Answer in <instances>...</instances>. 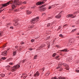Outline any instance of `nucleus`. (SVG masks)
I'll use <instances>...</instances> for the list:
<instances>
[{
	"mask_svg": "<svg viewBox=\"0 0 79 79\" xmlns=\"http://www.w3.org/2000/svg\"><path fill=\"white\" fill-rule=\"evenodd\" d=\"M10 3V4H12L11 6L12 11H13V10L16 8L15 5H19L21 4V3H20L19 1V0H14V1H10L6 4H2V6H6L8 5H9Z\"/></svg>",
	"mask_w": 79,
	"mask_h": 79,
	"instance_id": "1",
	"label": "nucleus"
},
{
	"mask_svg": "<svg viewBox=\"0 0 79 79\" xmlns=\"http://www.w3.org/2000/svg\"><path fill=\"white\" fill-rule=\"evenodd\" d=\"M20 67V65L19 64H17L15 66H14L12 68L10 69V70L12 72H14V71H15L18 68H19Z\"/></svg>",
	"mask_w": 79,
	"mask_h": 79,
	"instance_id": "2",
	"label": "nucleus"
},
{
	"mask_svg": "<svg viewBox=\"0 0 79 79\" xmlns=\"http://www.w3.org/2000/svg\"><path fill=\"white\" fill-rule=\"evenodd\" d=\"M39 19V17L38 16L35 18L31 20V24H34L35 23L37 22V19Z\"/></svg>",
	"mask_w": 79,
	"mask_h": 79,
	"instance_id": "3",
	"label": "nucleus"
},
{
	"mask_svg": "<svg viewBox=\"0 0 79 79\" xmlns=\"http://www.w3.org/2000/svg\"><path fill=\"white\" fill-rule=\"evenodd\" d=\"M67 18H75L76 16H74L73 14H69L67 15Z\"/></svg>",
	"mask_w": 79,
	"mask_h": 79,
	"instance_id": "4",
	"label": "nucleus"
},
{
	"mask_svg": "<svg viewBox=\"0 0 79 79\" xmlns=\"http://www.w3.org/2000/svg\"><path fill=\"white\" fill-rule=\"evenodd\" d=\"M44 2L43 1L42 2H38L36 3V5H42V4H44Z\"/></svg>",
	"mask_w": 79,
	"mask_h": 79,
	"instance_id": "5",
	"label": "nucleus"
},
{
	"mask_svg": "<svg viewBox=\"0 0 79 79\" xmlns=\"http://www.w3.org/2000/svg\"><path fill=\"white\" fill-rule=\"evenodd\" d=\"M6 53H7V51H5L4 52H2L1 55L3 56H6L7 55Z\"/></svg>",
	"mask_w": 79,
	"mask_h": 79,
	"instance_id": "6",
	"label": "nucleus"
},
{
	"mask_svg": "<svg viewBox=\"0 0 79 79\" xmlns=\"http://www.w3.org/2000/svg\"><path fill=\"white\" fill-rule=\"evenodd\" d=\"M60 14H61V12H60V13L58 14L57 15H56L55 16V18H59L60 19L61 17V15H60Z\"/></svg>",
	"mask_w": 79,
	"mask_h": 79,
	"instance_id": "7",
	"label": "nucleus"
},
{
	"mask_svg": "<svg viewBox=\"0 0 79 79\" xmlns=\"http://www.w3.org/2000/svg\"><path fill=\"white\" fill-rule=\"evenodd\" d=\"M15 22V23L14 24V25L15 26H18V20H17L15 19L14 20Z\"/></svg>",
	"mask_w": 79,
	"mask_h": 79,
	"instance_id": "8",
	"label": "nucleus"
},
{
	"mask_svg": "<svg viewBox=\"0 0 79 79\" xmlns=\"http://www.w3.org/2000/svg\"><path fill=\"white\" fill-rule=\"evenodd\" d=\"M63 65L64 66H66L67 70H69V68L68 67V65H66V64H65L64 63L63 64Z\"/></svg>",
	"mask_w": 79,
	"mask_h": 79,
	"instance_id": "9",
	"label": "nucleus"
},
{
	"mask_svg": "<svg viewBox=\"0 0 79 79\" xmlns=\"http://www.w3.org/2000/svg\"><path fill=\"white\" fill-rule=\"evenodd\" d=\"M40 74L39 73V71H37L36 73L34 75V76L35 77H36V76H39Z\"/></svg>",
	"mask_w": 79,
	"mask_h": 79,
	"instance_id": "10",
	"label": "nucleus"
},
{
	"mask_svg": "<svg viewBox=\"0 0 79 79\" xmlns=\"http://www.w3.org/2000/svg\"><path fill=\"white\" fill-rule=\"evenodd\" d=\"M26 12L27 13V15H30V14H31L32 12L31 11H30V10H26Z\"/></svg>",
	"mask_w": 79,
	"mask_h": 79,
	"instance_id": "11",
	"label": "nucleus"
},
{
	"mask_svg": "<svg viewBox=\"0 0 79 79\" xmlns=\"http://www.w3.org/2000/svg\"><path fill=\"white\" fill-rule=\"evenodd\" d=\"M44 46H45L44 45L42 44V45L40 46V47H39L38 49L39 50H40V49H42L43 47H44Z\"/></svg>",
	"mask_w": 79,
	"mask_h": 79,
	"instance_id": "12",
	"label": "nucleus"
},
{
	"mask_svg": "<svg viewBox=\"0 0 79 79\" xmlns=\"http://www.w3.org/2000/svg\"><path fill=\"white\" fill-rule=\"evenodd\" d=\"M67 50H68V49L66 48L62 50H61L60 51H59V52H60V51L61 52H66Z\"/></svg>",
	"mask_w": 79,
	"mask_h": 79,
	"instance_id": "13",
	"label": "nucleus"
},
{
	"mask_svg": "<svg viewBox=\"0 0 79 79\" xmlns=\"http://www.w3.org/2000/svg\"><path fill=\"white\" fill-rule=\"evenodd\" d=\"M40 10V11H44L45 10V8H42L41 7Z\"/></svg>",
	"mask_w": 79,
	"mask_h": 79,
	"instance_id": "14",
	"label": "nucleus"
},
{
	"mask_svg": "<svg viewBox=\"0 0 79 79\" xmlns=\"http://www.w3.org/2000/svg\"><path fill=\"white\" fill-rule=\"evenodd\" d=\"M60 68H61V64H60L57 68H56V69H60Z\"/></svg>",
	"mask_w": 79,
	"mask_h": 79,
	"instance_id": "15",
	"label": "nucleus"
},
{
	"mask_svg": "<svg viewBox=\"0 0 79 79\" xmlns=\"http://www.w3.org/2000/svg\"><path fill=\"white\" fill-rule=\"evenodd\" d=\"M6 68L7 69V70H9L10 69V65H8L6 67Z\"/></svg>",
	"mask_w": 79,
	"mask_h": 79,
	"instance_id": "16",
	"label": "nucleus"
},
{
	"mask_svg": "<svg viewBox=\"0 0 79 79\" xmlns=\"http://www.w3.org/2000/svg\"><path fill=\"white\" fill-rule=\"evenodd\" d=\"M70 42H74V39L71 38L70 39Z\"/></svg>",
	"mask_w": 79,
	"mask_h": 79,
	"instance_id": "17",
	"label": "nucleus"
},
{
	"mask_svg": "<svg viewBox=\"0 0 79 79\" xmlns=\"http://www.w3.org/2000/svg\"><path fill=\"white\" fill-rule=\"evenodd\" d=\"M37 55H35L34 57V58H33L34 60L37 59Z\"/></svg>",
	"mask_w": 79,
	"mask_h": 79,
	"instance_id": "18",
	"label": "nucleus"
},
{
	"mask_svg": "<svg viewBox=\"0 0 79 79\" xmlns=\"http://www.w3.org/2000/svg\"><path fill=\"white\" fill-rule=\"evenodd\" d=\"M58 58H59V56H56V58H55V59H56V60H60V59H59V58L58 59Z\"/></svg>",
	"mask_w": 79,
	"mask_h": 79,
	"instance_id": "19",
	"label": "nucleus"
},
{
	"mask_svg": "<svg viewBox=\"0 0 79 79\" xmlns=\"http://www.w3.org/2000/svg\"><path fill=\"white\" fill-rule=\"evenodd\" d=\"M56 53H54L52 55L53 57H55V56H56Z\"/></svg>",
	"mask_w": 79,
	"mask_h": 79,
	"instance_id": "20",
	"label": "nucleus"
},
{
	"mask_svg": "<svg viewBox=\"0 0 79 79\" xmlns=\"http://www.w3.org/2000/svg\"><path fill=\"white\" fill-rule=\"evenodd\" d=\"M16 54V52H14L13 53V56H15V55Z\"/></svg>",
	"mask_w": 79,
	"mask_h": 79,
	"instance_id": "21",
	"label": "nucleus"
},
{
	"mask_svg": "<svg viewBox=\"0 0 79 79\" xmlns=\"http://www.w3.org/2000/svg\"><path fill=\"white\" fill-rule=\"evenodd\" d=\"M5 75L4 74H1V77H4L5 76Z\"/></svg>",
	"mask_w": 79,
	"mask_h": 79,
	"instance_id": "22",
	"label": "nucleus"
},
{
	"mask_svg": "<svg viewBox=\"0 0 79 79\" xmlns=\"http://www.w3.org/2000/svg\"><path fill=\"white\" fill-rule=\"evenodd\" d=\"M62 27H61V26H60L59 27L58 29L57 30V31H59V29H60Z\"/></svg>",
	"mask_w": 79,
	"mask_h": 79,
	"instance_id": "23",
	"label": "nucleus"
},
{
	"mask_svg": "<svg viewBox=\"0 0 79 79\" xmlns=\"http://www.w3.org/2000/svg\"><path fill=\"white\" fill-rule=\"evenodd\" d=\"M77 29H74V30H73L72 31V32H74V31H76Z\"/></svg>",
	"mask_w": 79,
	"mask_h": 79,
	"instance_id": "24",
	"label": "nucleus"
},
{
	"mask_svg": "<svg viewBox=\"0 0 79 79\" xmlns=\"http://www.w3.org/2000/svg\"><path fill=\"white\" fill-rule=\"evenodd\" d=\"M31 42H35V40L34 39H32L31 40Z\"/></svg>",
	"mask_w": 79,
	"mask_h": 79,
	"instance_id": "25",
	"label": "nucleus"
},
{
	"mask_svg": "<svg viewBox=\"0 0 79 79\" xmlns=\"http://www.w3.org/2000/svg\"><path fill=\"white\" fill-rule=\"evenodd\" d=\"M26 8V6H23L21 8V9H24V8Z\"/></svg>",
	"mask_w": 79,
	"mask_h": 79,
	"instance_id": "26",
	"label": "nucleus"
},
{
	"mask_svg": "<svg viewBox=\"0 0 79 79\" xmlns=\"http://www.w3.org/2000/svg\"><path fill=\"white\" fill-rule=\"evenodd\" d=\"M2 60H5V59H6V57H2Z\"/></svg>",
	"mask_w": 79,
	"mask_h": 79,
	"instance_id": "27",
	"label": "nucleus"
},
{
	"mask_svg": "<svg viewBox=\"0 0 79 79\" xmlns=\"http://www.w3.org/2000/svg\"><path fill=\"white\" fill-rule=\"evenodd\" d=\"M27 61V59H24V60H23V63H24V61Z\"/></svg>",
	"mask_w": 79,
	"mask_h": 79,
	"instance_id": "28",
	"label": "nucleus"
},
{
	"mask_svg": "<svg viewBox=\"0 0 79 79\" xmlns=\"http://www.w3.org/2000/svg\"><path fill=\"white\" fill-rule=\"evenodd\" d=\"M59 36L61 37H63V36L62 35V34H60L59 35Z\"/></svg>",
	"mask_w": 79,
	"mask_h": 79,
	"instance_id": "29",
	"label": "nucleus"
},
{
	"mask_svg": "<svg viewBox=\"0 0 79 79\" xmlns=\"http://www.w3.org/2000/svg\"><path fill=\"white\" fill-rule=\"evenodd\" d=\"M13 63H12V62H10L9 63V64H10V65H12V64H13Z\"/></svg>",
	"mask_w": 79,
	"mask_h": 79,
	"instance_id": "30",
	"label": "nucleus"
},
{
	"mask_svg": "<svg viewBox=\"0 0 79 79\" xmlns=\"http://www.w3.org/2000/svg\"><path fill=\"white\" fill-rule=\"evenodd\" d=\"M52 18L51 17H48V19H47V20H49L50 19H52Z\"/></svg>",
	"mask_w": 79,
	"mask_h": 79,
	"instance_id": "31",
	"label": "nucleus"
},
{
	"mask_svg": "<svg viewBox=\"0 0 79 79\" xmlns=\"http://www.w3.org/2000/svg\"><path fill=\"white\" fill-rule=\"evenodd\" d=\"M50 44H48V48H50Z\"/></svg>",
	"mask_w": 79,
	"mask_h": 79,
	"instance_id": "32",
	"label": "nucleus"
},
{
	"mask_svg": "<svg viewBox=\"0 0 79 79\" xmlns=\"http://www.w3.org/2000/svg\"><path fill=\"white\" fill-rule=\"evenodd\" d=\"M52 79H57V78H56V77H52Z\"/></svg>",
	"mask_w": 79,
	"mask_h": 79,
	"instance_id": "33",
	"label": "nucleus"
},
{
	"mask_svg": "<svg viewBox=\"0 0 79 79\" xmlns=\"http://www.w3.org/2000/svg\"><path fill=\"white\" fill-rule=\"evenodd\" d=\"M5 10V9H3V10H1L0 11V13H1V12H2V11H3V10Z\"/></svg>",
	"mask_w": 79,
	"mask_h": 79,
	"instance_id": "34",
	"label": "nucleus"
},
{
	"mask_svg": "<svg viewBox=\"0 0 79 79\" xmlns=\"http://www.w3.org/2000/svg\"><path fill=\"white\" fill-rule=\"evenodd\" d=\"M76 71L77 72V73H79V70L77 69L76 70Z\"/></svg>",
	"mask_w": 79,
	"mask_h": 79,
	"instance_id": "35",
	"label": "nucleus"
},
{
	"mask_svg": "<svg viewBox=\"0 0 79 79\" xmlns=\"http://www.w3.org/2000/svg\"><path fill=\"white\" fill-rule=\"evenodd\" d=\"M50 23H48L47 25V26L48 27L50 26Z\"/></svg>",
	"mask_w": 79,
	"mask_h": 79,
	"instance_id": "36",
	"label": "nucleus"
},
{
	"mask_svg": "<svg viewBox=\"0 0 79 79\" xmlns=\"http://www.w3.org/2000/svg\"><path fill=\"white\" fill-rule=\"evenodd\" d=\"M27 77V76H24V77H23V79H26V77Z\"/></svg>",
	"mask_w": 79,
	"mask_h": 79,
	"instance_id": "37",
	"label": "nucleus"
},
{
	"mask_svg": "<svg viewBox=\"0 0 79 79\" xmlns=\"http://www.w3.org/2000/svg\"><path fill=\"white\" fill-rule=\"evenodd\" d=\"M24 44V42H21L20 43V44H21L22 45H23V44Z\"/></svg>",
	"mask_w": 79,
	"mask_h": 79,
	"instance_id": "38",
	"label": "nucleus"
},
{
	"mask_svg": "<svg viewBox=\"0 0 79 79\" xmlns=\"http://www.w3.org/2000/svg\"><path fill=\"white\" fill-rule=\"evenodd\" d=\"M45 6V5H43L41 7H42V8H43V7H44V6Z\"/></svg>",
	"mask_w": 79,
	"mask_h": 79,
	"instance_id": "39",
	"label": "nucleus"
},
{
	"mask_svg": "<svg viewBox=\"0 0 79 79\" xmlns=\"http://www.w3.org/2000/svg\"><path fill=\"white\" fill-rule=\"evenodd\" d=\"M10 29H13V27H10Z\"/></svg>",
	"mask_w": 79,
	"mask_h": 79,
	"instance_id": "40",
	"label": "nucleus"
},
{
	"mask_svg": "<svg viewBox=\"0 0 79 79\" xmlns=\"http://www.w3.org/2000/svg\"><path fill=\"white\" fill-rule=\"evenodd\" d=\"M6 47V45H4L3 46V47H2V48H5V47Z\"/></svg>",
	"mask_w": 79,
	"mask_h": 79,
	"instance_id": "41",
	"label": "nucleus"
},
{
	"mask_svg": "<svg viewBox=\"0 0 79 79\" xmlns=\"http://www.w3.org/2000/svg\"><path fill=\"white\" fill-rule=\"evenodd\" d=\"M2 33H3V31H2V33H1V32H0V35H2Z\"/></svg>",
	"mask_w": 79,
	"mask_h": 79,
	"instance_id": "42",
	"label": "nucleus"
},
{
	"mask_svg": "<svg viewBox=\"0 0 79 79\" xmlns=\"http://www.w3.org/2000/svg\"><path fill=\"white\" fill-rule=\"evenodd\" d=\"M35 6H33L32 7H31V8H35Z\"/></svg>",
	"mask_w": 79,
	"mask_h": 79,
	"instance_id": "43",
	"label": "nucleus"
},
{
	"mask_svg": "<svg viewBox=\"0 0 79 79\" xmlns=\"http://www.w3.org/2000/svg\"><path fill=\"white\" fill-rule=\"evenodd\" d=\"M14 11H15V12H16V11H18V10L17 9L14 10Z\"/></svg>",
	"mask_w": 79,
	"mask_h": 79,
	"instance_id": "44",
	"label": "nucleus"
},
{
	"mask_svg": "<svg viewBox=\"0 0 79 79\" xmlns=\"http://www.w3.org/2000/svg\"><path fill=\"white\" fill-rule=\"evenodd\" d=\"M51 8H52V6H49V9H51Z\"/></svg>",
	"mask_w": 79,
	"mask_h": 79,
	"instance_id": "45",
	"label": "nucleus"
},
{
	"mask_svg": "<svg viewBox=\"0 0 79 79\" xmlns=\"http://www.w3.org/2000/svg\"><path fill=\"white\" fill-rule=\"evenodd\" d=\"M15 48H18V46H15Z\"/></svg>",
	"mask_w": 79,
	"mask_h": 79,
	"instance_id": "46",
	"label": "nucleus"
},
{
	"mask_svg": "<svg viewBox=\"0 0 79 79\" xmlns=\"http://www.w3.org/2000/svg\"><path fill=\"white\" fill-rule=\"evenodd\" d=\"M56 47H57L58 48V47H60V46H59L58 45H56Z\"/></svg>",
	"mask_w": 79,
	"mask_h": 79,
	"instance_id": "47",
	"label": "nucleus"
},
{
	"mask_svg": "<svg viewBox=\"0 0 79 79\" xmlns=\"http://www.w3.org/2000/svg\"><path fill=\"white\" fill-rule=\"evenodd\" d=\"M62 69H59V70L60 71H61V70H62Z\"/></svg>",
	"mask_w": 79,
	"mask_h": 79,
	"instance_id": "48",
	"label": "nucleus"
},
{
	"mask_svg": "<svg viewBox=\"0 0 79 79\" xmlns=\"http://www.w3.org/2000/svg\"><path fill=\"white\" fill-rule=\"evenodd\" d=\"M58 5V4H55L54 5H53L52 6H53V5H54L55 6H56V5Z\"/></svg>",
	"mask_w": 79,
	"mask_h": 79,
	"instance_id": "49",
	"label": "nucleus"
},
{
	"mask_svg": "<svg viewBox=\"0 0 79 79\" xmlns=\"http://www.w3.org/2000/svg\"><path fill=\"white\" fill-rule=\"evenodd\" d=\"M29 50H32V49L31 48H29Z\"/></svg>",
	"mask_w": 79,
	"mask_h": 79,
	"instance_id": "50",
	"label": "nucleus"
},
{
	"mask_svg": "<svg viewBox=\"0 0 79 79\" xmlns=\"http://www.w3.org/2000/svg\"><path fill=\"white\" fill-rule=\"evenodd\" d=\"M65 26H66V25H64L63 27H65Z\"/></svg>",
	"mask_w": 79,
	"mask_h": 79,
	"instance_id": "51",
	"label": "nucleus"
},
{
	"mask_svg": "<svg viewBox=\"0 0 79 79\" xmlns=\"http://www.w3.org/2000/svg\"><path fill=\"white\" fill-rule=\"evenodd\" d=\"M23 3L24 4H26V2H23Z\"/></svg>",
	"mask_w": 79,
	"mask_h": 79,
	"instance_id": "52",
	"label": "nucleus"
},
{
	"mask_svg": "<svg viewBox=\"0 0 79 79\" xmlns=\"http://www.w3.org/2000/svg\"><path fill=\"white\" fill-rule=\"evenodd\" d=\"M7 25H10V23H7Z\"/></svg>",
	"mask_w": 79,
	"mask_h": 79,
	"instance_id": "53",
	"label": "nucleus"
},
{
	"mask_svg": "<svg viewBox=\"0 0 79 79\" xmlns=\"http://www.w3.org/2000/svg\"><path fill=\"white\" fill-rule=\"evenodd\" d=\"M24 75H25V73H23L22 74V76H24Z\"/></svg>",
	"mask_w": 79,
	"mask_h": 79,
	"instance_id": "54",
	"label": "nucleus"
},
{
	"mask_svg": "<svg viewBox=\"0 0 79 79\" xmlns=\"http://www.w3.org/2000/svg\"><path fill=\"white\" fill-rule=\"evenodd\" d=\"M76 35H79V33H77V34H76Z\"/></svg>",
	"mask_w": 79,
	"mask_h": 79,
	"instance_id": "55",
	"label": "nucleus"
},
{
	"mask_svg": "<svg viewBox=\"0 0 79 79\" xmlns=\"http://www.w3.org/2000/svg\"><path fill=\"white\" fill-rule=\"evenodd\" d=\"M50 37H48V38H47V39H50Z\"/></svg>",
	"mask_w": 79,
	"mask_h": 79,
	"instance_id": "56",
	"label": "nucleus"
},
{
	"mask_svg": "<svg viewBox=\"0 0 79 79\" xmlns=\"http://www.w3.org/2000/svg\"><path fill=\"white\" fill-rule=\"evenodd\" d=\"M73 14L74 15H75V14H76V12H75L74 13H73Z\"/></svg>",
	"mask_w": 79,
	"mask_h": 79,
	"instance_id": "57",
	"label": "nucleus"
},
{
	"mask_svg": "<svg viewBox=\"0 0 79 79\" xmlns=\"http://www.w3.org/2000/svg\"><path fill=\"white\" fill-rule=\"evenodd\" d=\"M45 15V13H44V14H42V15Z\"/></svg>",
	"mask_w": 79,
	"mask_h": 79,
	"instance_id": "58",
	"label": "nucleus"
},
{
	"mask_svg": "<svg viewBox=\"0 0 79 79\" xmlns=\"http://www.w3.org/2000/svg\"><path fill=\"white\" fill-rule=\"evenodd\" d=\"M44 1H45V2H46V1H47V0H44Z\"/></svg>",
	"mask_w": 79,
	"mask_h": 79,
	"instance_id": "59",
	"label": "nucleus"
},
{
	"mask_svg": "<svg viewBox=\"0 0 79 79\" xmlns=\"http://www.w3.org/2000/svg\"><path fill=\"white\" fill-rule=\"evenodd\" d=\"M42 70H43V71H44V69H42Z\"/></svg>",
	"mask_w": 79,
	"mask_h": 79,
	"instance_id": "60",
	"label": "nucleus"
},
{
	"mask_svg": "<svg viewBox=\"0 0 79 79\" xmlns=\"http://www.w3.org/2000/svg\"><path fill=\"white\" fill-rule=\"evenodd\" d=\"M0 60V61H2V59H1Z\"/></svg>",
	"mask_w": 79,
	"mask_h": 79,
	"instance_id": "61",
	"label": "nucleus"
},
{
	"mask_svg": "<svg viewBox=\"0 0 79 79\" xmlns=\"http://www.w3.org/2000/svg\"><path fill=\"white\" fill-rule=\"evenodd\" d=\"M5 17H3V18L4 19Z\"/></svg>",
	"mask_w": 79,
	"mask_h": 79,
	"instance_id": "62",
	"label": "nucleus"
},
{
	"mask_svg": "<svg viewBox=\"0 0 79 79\" xmlns=\"http://www.w3.org/2000/svg\"><path fill=\"white\" fill-rule=\"evenodd\" d=\"M23 77V76H21V77Z\"/></svg>",
	"mask_w": 79,
	"mask_h": 79,
	"instance_id": "63",
	"label": "nucleus"
},
{
	"mask_svg": "<svg viewBox=\"0 0 79 79\" xmlns=\"http://www.w3.org/2000/svg\"><path fill=\"white\" fill-rule=\"evenodd\" d=\"M49 73L48 74V75H49Z\"/></svg>",
	"mask_w": 79,
	"mask_h": 79,
	"instance_id": "64",
	"label": "nucleus"
}]
</instances>
